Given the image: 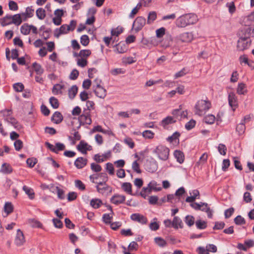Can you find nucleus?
Listing matches in <instances>:
<instances>
[{"label": "nucleus", "mask_w": 254, "mask_h": 254, "mask_svg": "<svg viewBox=\"0 0 254 254\" xmlns=\"http://www.w3.org/2000/svg\"><path fill=\"white\" fill-rule=\"evenodd\" d=\"M238 35L237 49L238 51H244L251 45V37L254 36V29L248 26L243 27L239 30Z\"/></svg>", "instance_id": "f257e3e1"}, {"label": "nucleus", "mask_w": 254, "mask_h": 254, "mask_svg": "<svg viewBox=\"0 0 254 254\" xmlns=\"http://www.w3.org/2000/svg\"><path fill=\"white\" fill-rule=\"evenodd\" d=\"M198 20L197 16L195 14H187L182 15L176 20V25L179 27H185L190 24L196 23Z\"/></svg>", "instance_id": "f03ea898"}, {"label": "nucleus", "mask_w": 254, "mask_h": 254, "mask_svg": "<svg viewBox=\"0 0 254 254\" xmlns=\"http://www.w3.org/2000/svg\"><path fill=\"white\" fill-rule=\"evenodd\" d=\"M211 107V103L208 100H201L197 101L195 106V113L202 116Z\"/></svg>", "instance_id": "7ed1b4c3"}, {"label": "nucleus", "mask_w": 254, "mask_h": 254, "mask_svg": "<svg viewBox=\"0 0 254 254\" xmlns=\"http://www.w3.org/2000/svg\"><path fill=\"white\" fill-rule=\"evenodd\" d=\"M153 152L157 156L159 159L166 161L169 158L170 150L165 146L159 145L154 149Z\"/></svg>", "instance_id": "20e7f679"}, {"label": "nucleus", "mask_w": 254, "mask_h": 254, "mask_svg": "<svg viewBox=\"0 0 254 254\" xmlns=\"http://www.w3.org/2000/svg\"><path fill=\"white\" fill-rule=\"evenodd\" d=\"M190 206L195 210H199L205 212L207 216L209 218H211L213 215V211L210 210V207L206 203L200 202V203H192L190 204Z\"/></svg>", "instance_id": "39448f33"}, {"label": "nucleus", "mask_w": 254, "mask_h": 254, "mask_svg": "<svg viewBox=\"0 0 254 254\" xmlns=\"http://www.w3.org/2000/svg\"><path fill=\"white\" fill-rule=\"evenodd\" d=\"M151 184H156V182L155 181L151 182L148 184L147 187L142 188L140 192V194L143 198H145L149 194L151 193L152 190L155 191H160L162 189L161 187H159V188H155L153 186H151Z\"/></svg>", "instance_id": "423d86ee"}, {"label": "nucleus", "mask_w": 254, "mask_h": 254, "mask_svg": "<svg viewBox=\"0 0 254 254\" xmlns=\"http://www.w3.org/2000/svg\"><path fill=\"white\" fill-rule=\"evenodd\" d=\"M79 121L80 124L83 125H90L92 123V120L90 118V112L88 110H83V113L79 117Z\"/></svg>", "instance_id": "0eeeda50"}, {"label": "nucleus", "mask_w": 254, "mask_h": 254, "mask_svg": "<svg viewBox=\"0 0 254 254\" xmlns=\"http://www.w3.org/2000/svg\"><path fill=\"white\" fill-rule=\"evenodd\" d=\"M146 23V19L143 16L137 17L134 20L133 27L136 31L142 29Z\"/></svg>", "instance_id": "6e6552de"}, {"label": "nucleus", "mask_w": 254, "mask_h": 254, "mask_svg": "<svg viewBox=\"0 0 254 254\" xmlns=\"http://www.w3.org/2000/svg\"><path fill=\"white\" fill-rule=\"evenodd\" d=\"M25 242V239L23 232L20 230H17L14 243L17 246H22Z\"/></svg>", "instance_id": "1a4fd4ad"}, {"label": "nucleus", "mask_w": 254, "mask_h": 254, "mask_svg": "<svg viewBox=\"0 0 254 254\" xmlns=\"http://www.w3.org/2000/svg\"><path fill=\"white\" fill-rule=\"evenodd\" d=\"M125 200L126 196L125 195L118 193L113 195L110 199V201L116 205L124 203Z\"/></svg>", "instance_id": "9d476101"}, {"label": "nucleus", "mask_w": 254, "mask_h": 254, "mask_svg": "<svg viewBox=\"0 0 254 254\" xmlns=\"http://www.w3.org/2000/svg\"><path fill=\"white\" fill-rule=\"evenodd\" d=\"M130 219L133 221L137 222L142 224H145L147 222V218L139 213L132 214L130 216Z\"/></svg>", "instance_id": "9b49d317"}, {"label": "nucleus", "mask_w": 254, "mask_h": 254, "mask_svg": "<svg viewBox=\"0 0 254 254\" xmlns=\"http://www.w3.org/2000/svg\"><path fill=\"white\" fill-rule=\"evenodd\" d=\"M229 105L232 108L233 111H235L238 107L237 98L233 92L229 93L228 96Z\"/></svg>", "instance_id": "f8f14e48"}, {"label": "nucleus", "mask_w": 254, "mask_h": 254, "mask_svg": "<svg viewBox=\"0 0 254 254\" xmlns=\"http://www.w3.org/2000/svg\"><path fill=\"white\" fill-rule=\"evenodd\" d=\"M69 28L67 27V25L64 24L62 25L60 28H57L54 31V36L57 38H59L60 35L62 34H65L68 33Z\"/></svg>", "instance_id": "ddd939ff"}, {"label": "nucleus", "mask_w": 254, "mask_h": 254, "mask_svg": "<svg viewBox=\"0 0 254 254\" xmlns=\"http://www.w3.org/2000/svg\"><path fill=\"white\" fill-rule=\"evenodd\" d=\"M193 39V35L191 32H185L178 37V40L182 42H190Z\"/></svg>", "instance_id": "4468645a"}, {"label": "nucleus", "mask_w": 254, "mask_h": 254, "mask_svg": "<svg viewBox=\"0 0 254 254\" xmlns=\"http://www.w3.org/2000/svg\"><path fill=\"white\" fill-rule=\"evenodd\" d=\"M77 149L81 153L86 154L87 150H91L92 147L85 141L81 140L77 146Z\"/></svg>", "instance_id": "2eb2a0df"}, {"label": "nucleus", "mask_w": 254, "mask_h": 254, "mask_svg": "<svg viewBox=\"0 0 254 254\" xmlns=\"http://www.w3.org/2000/svg\"><path fill=\"white\" fill-rule=\"evenodd\" d=\"M176 122V120L174 118L168 116L162 120L160 123V125L164 128H167L168 126Z\"/></svg>", "instance_id": "dca6fc26"}, {"label": "nucleus", "mask_w": 254, "mask_h": 254, "mask_svg": "<svg viewBox=\"0 0 254 254\" xmlns=\"http://www.w3.org/2000/svg\"><path fill=\"white\" fill-rule=\"evenodd\" d=\"M94 92L98 97L104 99L106 96V90L102 86L95 87L93 86Z\"/></svg>", "instance_id": "f3484780"}, {"label": "nucleus", "mask_w": 254, "mask_h": 254, "mask_svg": "<svg viewBox=\"0 0 254 254\" xmlns=\"http://www.w3.org/2000/svg\"><path fill=\"white\" fill-rule=\"evenodd\" d=\"M96 188L97 191L102 194H105L106 192L111 193L112 191V188L109 186L107 185L106 183H104V186H103V187H100L98 186H96Z\"/></svg>", "instance_id": "a211bd4d"}, {"label": "nucleus", "mask_w": 254, "mask_h": 254, "mask_svg": "<svg viewBox=\"0 0 254 254\" xmlns=\"http://www.w3.org/2000/svg\"><path fill=\"white\" fill-rule=\"evenodd\" d=\"M87 162L86 159L83 157H78L75 160L74 165L77 168L81 169L86 165Z\"/></svg>", "instance_id": "6ab92c4d"}, {"label": "nucleus", "mask_w": 254, "mask_h": 254, "mask_svg": "<svg viewBox=\"0 0 254 254\" xmlns=\"http://www.w3.org/2000/svg\"><path fill=\"white\" fill-rule=\"evenodd\" d=\"M65 86L63 84H56L54 85L52 89V92L54 95L62 94L63 90L64 89Z\"/></svg>", "instance_id": "aec40b11"}, {"label": "nucleus", "mask_w": 254, "mask_h": 254, "mask_svg": "<svg viewBox=\"0 0 254 254\" xmlns=\"http://www.w3.org/2000/svg\"><path fill=\"white\" fill-rule=\"evenodd\" d=\"M63 116L59 112H56L51 118L52 121L57 124H60L63 121Z\"/></svg>", "instance_id": "412c9836"}, {"label": "nucleus", "mask_w": 254, "mask_h": 254, "mask_svg": "<svg viewBox=\"0 0 254 254\" xmlns=\"http://www.w3.org/2000/svg\"><path fill=\"white\" fill-rule=\"evenodd\" d=\"M173 227L175 229H178L179 228H182L183 227V223L182 220L177 216H175L172 221Z\"/></svg>", "instance_id": "4be33fe9"}, {"label": "nucleus", "mask_w": 254, "mask_h": 254, "mask_svg": "<svg viewBox=\"0 0 254 254\" xmlns=\"http://www.w3.org/2000/svg\"><path fill=\"white\" fill-rule=\"evenodd\" d=\"M0 172L3 174H10L12 172V168L9 164L4 163L1 166Z\"/></svg>", "instance_id": "5701e85b"}, {"label": "nucleus", "mask_w": 254, "mask_h": 254, "mask_svg": "<svg viewBox=\"0 0 254 254\" xmlns=\"http://www.w3.org/2000/svg\"><path fill=\"white\" fill-rule=\"evenodd\" d=\"M90 204L93 208L97 209L103 204V202L100 199L93 198L91 200Z\"/></svg>", "instance_id": "b1692460"}, {"label": "nucleus", "mask_w": 254, "mask_h": 254, "mask_svg": "<svg viewBox=\"0 0 254 254\" xmlns=\"http://www.w3.org/2000/svg\"><path fill=\"white\" fill-rule=\"evenodd\" d=\"M121 187L124 191L129 194L132 195V185L130 183H123Z\"/></svg>", "instance_id": "393cba45"}, {"label": "nucleus", "mask_w": 254, "mask_h": 254, "mask_svg": "<svg viewBox=\"0 0 254 254\" xmlns=\"http://www.w3.org/2000/svg\"><path fill=\"white\" fill-rule=\"evenodd\" d=\"M78 91V87L76 85L72 86L68 90L69 98L73 99L76 96Z\"/></svg>", "instance_id": "a878e982"}, {"label": "nucleus", "mask_w": 254, "mask_h": 254, "mask_svg": "<svg viewBox=\"0 0 254 254\" xmlns=\"http://www.w3.org/2000/svg\"><path fill=\"white\" fill-rule=\"evenodd\" d=\"M12 15H6L1 19V24L3 26L12 24Z\"/></svg>", "instance_id": "bb28decb"}, {"label": "nucleus", "mask_w": 254, "mask_h": 254, "mask_svg": "<svg viewBox=\"0 0 254 254\" xmlns=\"http://www.w3.org/2000/svg\"><path fill=\"white\" fill-rule=\"evenodd\" d=\"M146 169L147 171L153 173L157 170V164L156 162L147 163L146 165Z\"/></svg>", "instance_id": "cd10ccee"}, {"label": "nucleus", "mask_w": 254, "mask_h": 254, "mask_svg": "<svg viewBox=\"0 0 254 254\" xmlns=\"http://www.w3.org/2000/svg\"><path fill=\"white\" fill-rule=\"evenodd\" d=\"M157 18V13L155 11L149 12L147 16V23L151 24Z\"/></svg>", "instance_id": "c85d7f7f"}, {"label": "nucleus", "mask_w": 254, "mask_h": 254, "mask_svg": "<svg viewBox=\"0 0 254 254\" xmlns=\"http://www.w3.org/2000/svg\"><path fill=\"white\" fill-rule=\"evenodd\" d=\"M175 157L177 159L178 162L182 163L184 161V155L183 153L180 150H176L174 153Z\"/></svg>", "instance_id": "c756f323"}, {"label": "nucleus", "mask_w": 254, "mask_h": 254, "mask_svg": "<svg viewBox=\"0 0 254 254\" xmlns=\"http://www.w3.org/2000/svg\"><path fill=\"white\" fill-rule=\"evenodd\" d=\"M12 24L19 26L22 22V17L20 14H16L12 15Z\"/></svg>", "instance_id": "7c9ffc66"}, {"label": "nucleus", "mask_w": 254, "mask_h": 254, "mask_svg": "<svg viewBox=\"0 0 254 254\" xmlns=\"http://www.w3.org/2000/svg\"><path fill=\"white\" fill-rule=\"evenodd\" d=\"M13 207L11 203L8 202H6L4 206V211L6 213V215L5 216H4V217H6L9 214L13 211Z\"/></svg>", "instance_id": "2f4dec72"}, {"label": "nucleus", "mask_w": 254, "mask_h": 254, "mask_svg": "<svg viewBox=\"0 0 254 254\" xmlns=\"http://www.w3.org/2000/svg\"><path fill=\"white\" fill-rule=\"evenodd\" d=\"M32 67L37 75H41L44 72V69L40 64L37 63H33Z\"/></svg>", "instance_id": "473e14b6"}, {"label": "nucleus", "mask_w": 254, "mask_h": 254, "mask_svg": "<svg viewBox=\"0 0 254 254\" xmlns=\"http://www.w3.org/2000/svg\"><path fill=\"white\" fill-rule=\"evenodd\" d=\"M21 33L23 35H28L30 32V25L27 23L23 24L20 28Z\"/></svg>", "instance_id": "72a5a7b5"}, {"label": "nucleus", "mask_w": 254, "mask_h": 254, "mask_svg": "<svg viewBox=\"0 0 254 254\" xmlns=\"http://www.w3.org/2000/svg\"><path fill=\"white\" fill-rule=\"evenodd\" d=\"M23 190L28 195L30 199H33L34 198V192L32 189L28 188L26 186H24L23 187Z\"/></svg>", "instance_id": "f704fd0d"}, {"label": "nucleus", "mask_w": 254, "mask_h": 254, "mask_svg": "<svg viewBox=\"0 0 254 254\" xmlns=\"http://www.w3.org/2000/svg\"><path fill=\"white\" fill-rule=\"evenodd\" d=\"M37 17L41 20H43L46 17L45 10L43 8H39L36 11Z\"/></svg>", "instance_id": "c9c22d12"}, {"label": "nucleus", "mask_w": 254, "mask_h": 254, "mask_svg": "<svg viewBox=\"0 0 254 254\" xmlns=\"http://www.w3.org/2000/svg\"><path fill=\"white\" fill-rule=\"evenodd\" d=\"M195 225L198 229H204L207 227V222L205 221L197 220L195 222Z\"/></svg>", "instance_id": "e433bc0d"}, {"label": "nucleus", "mask_w": 254, "mask_h": 254, "mask_svg": "<svg viewBox=\"0 0 254 254\" xmlns=\"http://www.w3.org/2000/svg\"><path fill=\"white\" fill-rule=\"evenodd\" d=\"M237 92L240 95L245 94L247 92L246 85L243 83H239L237 88Z\"/></svg>", "instance_id": "4c0bfd02"}, {"label": "nucleus", "mask_w": 254, "mask_h": 254, "mask_svg": "<svg viewBox=\"0 0 254 254\" xmlns=\"http://www.w3.org/2000/svg\"><path fill=\"white\" fill-rule=\"evenodd\" d=\"M154 242L158 246L164 247L166 246L167 243L166 241L161 237H156L154 238Z\"/></svg>", "instance_id": "58836bf2"}, {"label": "nucleus", "mask_w": 254, "mask_h": 254, "mask_svg": "<svg viewBox=\"0 0 254 254\" xmlns=\"http://www.w3.org/2000/svg\"><path fill=\"white\" fill-rule=\"evenodd\" d=\"M185 222L187 225L189 227H191L194 223V218L192 216L187 215L185 217Z\"/></svg>", "instance_id": "ea45409f"}, {"label": "nucleus", "mask_w": 254, "mask_h": 254, "mask_svg": "<svg viewBox=\"0 0 254 254\" xmlns=\"http://www.w3.org/2000/svg\"><path fill=\"white\" fill-rule=\"evenodd\" d=\"M50 103L51 106L54 109H57L59 106V103L58 99L54 97H52L49 99Z\"/></svg>", "instance_id": "a19ab883"}, {"label": "nucleus", "mask_w": 254, "mask_h": 254, "mask_svg": "<svg viewBox=\"0 0 254 254\" xmlns=\"http://www.w3.org/2000/svg\"><path fill=\"white\" fill-rule=\"evenodd\" d=\"M91 54L90 50H81L78 56L81 57V58H86L89 56Z\"/></svg>", "instance_id": "79ce46f5"}, {"label": "nucleus", "mask_w": 254, "mask_h": 254, "mask_svg": "<svg viewBox=\"0 0 254 254\" xmlns=\"http://www.w3.org/2000/svg\"><path fill=\"white\" fill-rule=\"evenodd\" d=\"M215 120V116L211 114L206 116L204 119V122L207 124H213Z\"/></svg>", "instance_id": "37998d69"}, {"label": "nucleus", "mask_w": 254, "mask_h": 254, "mask_svg": "<svg viewBox=\"0 0 254 254\" xmlns=\"http://www.w3.org/2000/svg\"><path fill=\"white\" fill-rule=\"evenodd\" d=\"M246 127L245 123L242 122L241 123L238 125L236 127V130L238 131L239 134H242L245 131Z\"/></svg>", "instance_id": "c03bdc74"}, {"label": "nucleus", "mask_w": 254, "mask_h": 254, "mask_svg": "<svg viewBox=\"0 0 254 254\" xmlns=\"http://www.w3.org/2000/svg\"><path fill=\"white\" fill-rule=\"evenodd\" d=\"M5 120L11 124L14 127L17 128L19 126V125L16 121V119L12 117H9L5 119Z\"/></svg>", "instance_id": "a18cd8bd"}, {"label": "nucleus", "mask_w": 254, "mask_h": 254, "mask_svg": "<svg viewBox=\"0 0 254 254\" xmlns=\"http://www.w3.org/2000/svg\"><path fill=\"white\" fill-rule=\"evenodd\" d=\"M26 16L25 17V18H23V20L24 21H25L27 18H30V17H32L33 16V13H34V9L32 8V7H27L26 8Z\"/></svg>", "instance_id": "49530a36"}, {"label": "nucleus", "mask_w": 254, "mask_h": 254, "mask_svg": "<svg viewBox=\"0 0 254 254\" xmlns=\"http://www.w3.org/2000/svg\"><path fill=\"white\" fill-rule=\"evenodd\" d=\"M142 136L147 139H151L154 137V133L151 130H146L142 133Z\"/></svg>", "instance_id": "de8ad7c7"}, {"label": "nucleus", "mask_w": 254, "mask_h": 254, "mask_svg": "<svg viewBox=\"0 0 254 254\" xmlns=\"http://www.w3.org/2000/svg\"><path fill=\"white\" fill-rule=\"evenodd\" d=\"M234 222L237 225H242L246 223L245 219L241 215L237 216L234 219Z\"/></svg>", "instance_id": "09e8293b"}, {"label": "nucleus", "mask_w": 254, "mask_h": 254, "mask_svg": "<svg viewBox=\"0 0 254 254\" xmlns=\"http://www.w3.org/2000/svg\"><path fill=\"white\" fill-rule=\"evenodd\" d=\"M106 166V171L108 172L110 175H113L114 174V168L113 165L111 163H107Z\"/></svg>", "instance_id": "8fccbe9b"}, {"label": "nucleus", "mask_w": 254, "mask_h": 254, "mask_svg": "<svg viewBox=\"0 0 254 254\" xmlns=\"http://www.w3.org/2000/svg\"><path fill=\"white\" fill-rule=\"evenodd\" d=\"M132 169L133 170L138 173L140 174L141 173V171L140 169L139 165L137 163V161H134L132 164Z\"/></svg>", "instance_id": "3c124183"}, {"label": "nucleus", "mask_w": 254, "mask_h": 254, "mask_svg": "<svg viewBox=\"0 0 254 254\" xmlns=\"http://www.w3.org/2000/svg\"><path fill=\"white\" fill-rule=\"evenodd\" d=\"M180 134L179 132H175V133H174L171 136H169L167 140L170 142H172L174 141H175L177 139H178L179 137L180 136Z\"/></svg>", "instance_id": "603ef678"}, {"label": "nucleus", "mask_w": 254, "mask_h": 254, "mask_svg": "<svg viewBox=\"0 0 254 254\" xmlns=\"http://www.w3.org/2000/svg\"><path fill=\"white\" fill-rule=\"evenodd\" d=\"M89 42V39L87 35H82L80 38V43L83 46H87Z\"/></svg>", "instance_id": "864d4df0"}, {"label": "nucleus", "mask_w": 254, "mask_h": 254, "mask_svg": "<svg viewBox=\"0 0 254 254\" xmlns=\"http://www.w3.org/2000/svg\"><path fill=\"white\" fill-rule=\"evenodd\" d=\"M195 124V121L193 120H191L187 123H186L185 125V127L187 130H190L194 127Z\"/></svg>", "instance_id": "5fc2aeb1"}, {"label": "nucleus", "mask_w": 254, "mask_h": 254, "mask_svg": "<svg viewBox=\"0 0 254 254\" xmlns=\"http://www.w3.org/2000/svg\"><path fill=\"white\" fill-rule=\"evenodd\" d=\"M55 153H58L59 151L64 150L65 149V145L62 143L58 142L56 143Z\"/></svg>", "instance_id": "6e6d98bb"}, {"label": "nucleus", "mask_w": 254, "mask_h": 254, "mask_svg": "<svg viewBox=\"0 0 254 254\" xmlns=\"http://www.w3.org/2000/svg\"><path fill=\"white\" fill-rule=\"evenodd\" d=\"M24 85L21 83H16L13 85V88L16 92H21L24 89Z\"/></svg>", "instance_id": "4d7b16f0"}, {"label": "nucleus", "mask_w": 254, "mask_h": 254, "mask_svg": "<svg viewBox=\"0 0 254 254\" xmlns=\"http://www.w3.org/2000/svg\"><path fill=\"white\" fill-rule=\"evenodd\" d=\"M218 150L219 152L223 155H226L227 148L226 146L223 144H220L218 147Z\"/></svg>", "instance_id": "13d9d810"}, {"label": "nucleus", "mask_w": 254, "mask_h": 254, "mask_svg": "<svg viewBox=\"0 0 254 254\" xmlns=\"http://www.w3.org/2000/svg\"><path fill=\"white\" fill-rule=\"evenodd\" d=\"M165 33V28L164 27H161L156 30V36L158 38L162 37Z\"/></svg>", "instance_id": "bf43d9fd"}, {"label": "nucleus", "mask_w": 254, "mask_h": 254, "mask_svg": "<svg viewBox=\"0 0 254 254\" xmlns=\"http://www.w3.org/2000/svg\"><path fill=\"white\" fill-rule=\"evenodd\" d=\"M112 216H110L109 214H104L103 215V221L106 224H110L111 223V219Z\"/></svg>", "instance_id": "052dcab7"}, {"label": "nucleus", "mask_w": 254, "mask_h": 254, "mask_svg": "<svg viewBox=\"0 0 254 254\" xmlns=\"http://www.w3.org/2000/svg\"><path fill=\"white\" fill-rule=\"evenodd\" d=\"M91 169L95 172H99L101 171V166L97 164L93 163L91 164Z\"/></svg>", "instance_id": "680f3d73"}, {"label": "nucleus", "mask_w": 254, "mask_h": 254, "mask_svg": "<svg viewBox=\"0 0 254 254\" xmlns=\"http://www.w3.org/2000/svg\"><path fill=\"white\" fill-rule=\"evenodd\" d=\"M30 223L32 227L35 228H41L42 227V224L38 221L32 219L30 220Z\"/></svg>", "instance_id": "e2e57ef3"}, {"label": "nucleus", "mask_w": 254, "mask_h": 254, "mask_svg": "<svg viewBox=\"0 0 254 254\" xmlns=\"http://www.w3.org/2000/svg\"><path fill=\"white\" fill-rule=\"evenodd\" d=\"M14 147L16 150H20L23 147V142L20 140H16L14 143Z\"/></svg>", "instance_id": "0e129e2a"}, {"label": "nucleus", "mask_w": 254, "mask_h": 254, "mask_svg": "<svg viewBox=\"0 0 254 254\" xmlns=\"http://www.w3.org/2000/svg\"><path fill=\"white\" fill-rule=\"evenodd\" d=\"M9 8L10 10L15 11L18 9V6L16 2L14 1L10 0L8 3Z\"/></svg>", "instance_id": "69168bd1"}, {"label": "nucleus", "mask_w": 254, "mask_h": 254, "mask_svg": "<svg viewBox=\"0 0 254 254\" xmlns=\"http://www.w3.org/2000/svg\"><path fill=\"white\" fill-rule=\"evenodd\" d=\"M77 64L78 66L84 67L87 64V61L84 58L79 59L77 60Z\"/></svg>", "instance_id": "338daca9"}, {"label": "nucleus", "mask_w": 254, "mask_h": 254, "mask_svg": "<svg viewBox=\"0 0 254 254\" xmlns=\"http://www.w3.org/2000/svg\"><path fill=\"white\" fill-rule=\"evenodd\" d=\"M79 75V72L77 69H73L69 75V78L71 80H75L77 79Z\"/></svg>", "instance_id": "774afa93"}]
</instances>
